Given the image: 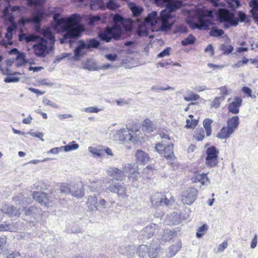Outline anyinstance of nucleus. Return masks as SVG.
<instances>
[{
    "mask_svg": "<svg viewBox=\"0 0 258 258\" xmlns=\"http://www.w3.org/2000/svg\"><path fill=\"white\" fill-rule=\"evenodd\" d=\"M90 8L93 10H104L105 5L102 0H92Z\"/></svg>",
    "mask_w": 258,
    "mask_h": 258,
    "instance_id": "nucleus-33",
    "label": "nucleus"
},
{
    "mask_svg": "<svg viewBox=\"0 0 258 258\" xmlns=\"http://www.w3.org/2000/svg\"><path fill=\"white\" fill-rule=\"evenodd\" d=\"M224 33V32L222 29H218L216 27H213L209 32L210 36L214 37L222 36Z\"/></svg>",
    "mask_w": 258,
    "mask_h": 258,
    "instance_id": "nucleus-48",
    "label": "nucleus"
},
{
    "mask_svg": "<svg viewBox=\"0 0 258 258\" xmlns=\"http://www.w3.org/2000/svg\"><path fill=\"white\" fill-rule=\"evenodd\" d=\"M239 124V119L237 116H232L227 120V127L232 130L233 132L237 128Z\"/></svg>",
    "mask_w": 258,
    "mask_h": 258,
    "instance_id": "nucleus-28",
    "label": "nucleus"
},
{
    "mask_svg": "<svg viewBox=\"0 0 258 258\" xmlns=\"http://www.w3.org/2000/svg\"><path fill=\"white\" fill-rule=\"evenodd\" d=\"M195 137L197 140L202 141L205 137V132L203 128H201L197 131Z\"/></svg>",
    "mask_w": 258,
    "mask_h": 258,
    "instance_id": "nucleus-52",
    "label": "nucleus"
},
{
    "mask_svg": "<svg viewBox=\"0 0 258 258\" xmlns=\"http://www.w3.org/2000/svg\"><path fill=\"white\" fill-rule=\"evenodd\" d=\"M206 153V165L211 167L215 166L218 163L217 159L219 154V151L216 149V148L215 146H212L207 149Z\"/></svg>",
    "mask_w": 258,
    "mask_h": 258,
    "instance_id": "nucleus-9",
    "label": "nucleus"
},
{
    "mask_svg": "<svg viewBox=\"0 0 258 258\" xmlns=\"http://www.w3.org/2000/svg\"><path fill=\"white\" fill-rule=\"evenodd\" d=\"M113 66H82L81 69L89 71L106 70L111 68Z\"/></svg>",
    "mask_w": 258,
    "mask_h": 258,
    "instance_id": "nucleus-34",
    "label": "nucleus"
},
{
    "mask_svg": "<svg viewBox=\"0 0 258 258\" xmlns=\"http://www.w3.org/2000/svg\"><path fill=\"white\" fill-rule=\"evenodd\" d=\"M196 41V38L192 35H189L187 38L182 40L181 44L183 46L192 44Z\"/></svg>",
    "mask_w": 258,
    "mask_h": 258,
    "instance_id": "nucleus-45",
    "label": "nucleus"
},
{
    "mask_svg": "<svg viewBox=\"0 0 258 258\" xmlns=\"http://www.w3.org/2000/svg\"><path fill=\"white\" fill-rule=\"evenodd\" d=\"M47 40L42 38L41 41L37 44L33 45L35 54L37 56H44L47 48Z\"/></svg>",
    "mask_w": 258,
    "mask_h": 258,
    "instance_id": "nucleus-19",
    "label": "nucleus"
},
{
    "mask_svg": "<svg viewBox=\"0 0 258 258\" xmlns=\"http://www.w3.org/2000/svg\"><path fill=\"white\" fill-rule=\"evenodd\" d=\"M212 120L210 119H206L203 121V125L206 132L207 136H211L212 133L211 123Z\"/></svg>",
    "mask_w": 258,
    "mask_h": 258,
    "instance_id": "nucleus-41",
    "label": "nucleus"
},
{
    "mask_svg": "<svg viewBox=\"0 0 258 258\" xmlns=\"http://www.w3.org/2000/svg\"><path fill=\"white\" fill-rule=\"evenodd\" d=\"M60 16L59 13L54 14L53 20L57 26L63 24L62 31L66 32L63 36L64 40L76 38L84 30L83 26L80 24L81 18L79 14H73L67 18H59Z\"/></svg>",
    "mask_w": 258,
    "mask_h": 258,
    "instance_id": "nucleus-1",
    "label": "nucleus"
},
{
    "mask_svg": "<svg viewBox=\"0 0 258 258\" xmlns=\"http://www.w3.org/2000/svg\"><path fill=\"white\" fill-rule=\"evenodd\" d=\"M9 54L15 55V59L22 61V62L20 63L19 64H24L25 55L23 53H20L17 48H13L10 50Z\"/></svg>",
    "mask_w": 258,
    "mask_h": 258,
    "instance_id": "nucleus-36",
    "label": "nucleus"
},
{
    "mask_svg": "<svg viewBox=\"0 0 258 258\" xmlns=\"http://www.w3.org/2000/svg\"><path fill=\"white\" fill-rule=\"evenodd\" d=\"M249 6L252 8L251 13L253 19L255 21H258V0L251 1Z\"/></svg>",
    "mask_w": 258,
    "mask_h": 258,
    "instance_id": "nucleus-35",
    "label": "nucleus"
},
{
    "mask_svg": "<svg viewBox=\"0 0 258 258\" xmlns=\"http://www.w3.org/2000/svg\"><path fill=\"white\" fill-rule=\"evenodd\" d=\"M136 157L138 162L140 164H145L149 160L148 155L142 150H137L136 153Z\"/></svg>",
    "mask_w": 258,
    "mask_h": 258,
    "instance_id": "nucleus-27",
    "label": "nucleus"
},
{
    "mask_svg": "<svg viewBox=\"0 0 258 258\" xmlns=\"http://www.w3.org/2000/svg\"><path fill=\"white\" fill-rule=\"evenodd\" d=\"M22 210L11 205H5L2 208L3 214L7 215L11 218H17L20 216Z\"/></svg>",
    "mask_w": 258,
    "mask_h": 258,
    "instance_id": "nucleus-13",
    "label": "nucleus"
},
{
    "mask_svg": "<svg viewBox=\"0 0 258 258\" xmlns=\"http://www.w3.org/2000/svg\"><path fill=\"white\" fill-rule=\"evenodd\" d=\"M33 198L41 205L46 207L51 206V202L49 200L48 196L44 192L35 191L33 194Z\"/></svg>",
    "mask_w": 258,
    "mask_h": 258,
    "instance_id": "nucleus-17",
    "label": "nucleus"
},
{
    "mask_svg": "<svg viewBox=\"0 0 258 258\" xmlns=\"http://www.w3.org/2000/svg\"><path fill=\"white\" fill-rule=\"evenodd\" d=\"M79 145L73 141L66 146H62V150L63 149L65 152L70 151L73 150H76L79 148Z\"/></svg>",
    "mask_w": 258,
    "mask_h": 258,
    "instance_id": "nucleus-43",
    "label": "nucleus"
},
{
    "mask_svg": "<svg viewBox=\"0 0 258 258\" xmlns=\"http://www.w3.org/2000/svg\"><path fill=\"white\" fill-rule=\"evenodd\" d=\"M133 15L135 17H139L142 13L143 10L142 8L134 6L131 7Z\"/></svg>",
    "mask_w": 258,
    "mask_h": 258,
    "instance_id": "nucleus-50",
    "label": "nucleus"
},
{
    "mask_svg": "<svg viewBox=\"0 0 258 258\" xmlns=\"http://www.w3.org/2000/svg\"><path fill=\"white\" fill-rule=\"evenodd\" d=\"M11 66H0V70L2 74L7 75V77L4 79V82L7 83H16L20 81L21 75L17 72L13 71L10 67Z\"/></svg>",
    "mask_w": 258,
    "mask_h": 258,
    "instance_id": "nucleus-7",
    "label": "nucleus"
},
{
    "mask_svg": "<svg viewBox=\"0 0 258 258\" xmlns=\"http://www.w3.org/2000/svg\"><path fill=\"white\" fill-rule=\"evenodd\" d=\"M225 99L223 96L216 97L212 102V106L215 108H217L220 106V101H223Z\"/></svg>",
    "mask_w": 258,
    "mask_h": 258,
    "instance_id": "nucleus-55",
    "label": "nucleus"
},
{
    "mask_svg": "<svg viewBox=\"0 0 258 258\" xmlns=\"http://www.w3.org/2000/svg\"><path fill=\"white\" fill-rule=\"evenodd\" d=\"M138 33L140 36H147L148 31L144 26H140L138 29Z\"/></svg>",
    "mask_w": 258,
    "mask_h": 258,
    "instance_id": "nucleus-61",
    "label": "nucleus"
},
{
    "mask_svg": "<svg viewBox=\"0 0 258 258\" xmlns=\"http://www.w3.org/2000/svg\"><path fill=\"white\" fill-rule=\"evenodd\" d=\"M200 98L199 95L191 93L189 96H185L184 99L186 101H196Z\"/></svg>",
    "mask_w": 258,
    "mask_h": 258,
    "instance_id": "nucleus-58",
    "label": "nucleus"
},
{
    "mask_svg": "<svg viewBox=\"0 0 258 258\" xmlns=\"http://www.w3.org/2000/svg\"><path fill=\"white\" fill-rule=\"evenodd\" d=\"M83 184L82 183L78 184L75 182L70 183V194L73 196L81 198L84 195L82 189Z\"/></svg>",
    "mask_w": 258,
    "mask_h": 258,
    "instance_id": "nucleus-20",
    "label": "nucleus"
},
{
    "mask_svg": "<svg viewBox=\"0 0 258 258\" xmlns=\"http://www.w3.org/2000/svg\"><path fill=\"white\" fill-rule=\"evenodd\" d=\"M182 6V2L179 1H172V0L166 5L165 9L168 11H170L171 13L173 11H176L177 9L180 8Z\"/></svg>",
    "mask_w": 258,
    "mask_h": 258,
    "instance_id": "nucleus-31",
    "label": "nucleus"
},
{
    "mask_svg": "<svg viewBox=\"0 0 258 258\" xmlns=\"http://www.w3.org/2000/svg\"><path fill=\"white\" fill-rule=\"evenodd\" d=\"M198 190L194 187L189 188L183 193L181 201L183 204L192 205L197 198Z\"/></svg>",
    "mask_w": 258,
    "mask_h": 258,
    "instance_id": "nucleus-11",
    "label": "nucleus"
},
{
    "mask_svg": "<svg viewBox=\"0 0 258 258\" xmlns=\"http://www.w3.org/2000/svg\"><path fill=\"white\" fill-rule=\"evenodd\" d=\"M109 10H114L118 7V5H117L113 0H109L105 6Z\"/></svg>",
    "mask_w": 258,
    "mask_h": 258,
    "instance_id": "nucleus-54",
    "label": "nucleus"
},
{
    "mask_svg": "<svg viewBox=\"0 0 258 258\" xmlns=\"http://www.w3.org/2000/svg\"><path fill=\"white\" fill-rule=\"evenodd\" d=\"M13 200L20 205L22 209L24 210V219L31 223L33 226L36 225L41 218L40 210L34 206L27 208V206L31 204V199L24 197L22 193H19L13 198Z\"/></svg>",
    "mask_w": 258,
    "mask_h": 258,
    "instance_id": "nucleus-2",
    "label": "nucleus"
},
{
    "mask_svg": "<svg viewBox=\"0 0 258 258\" xmlns=\"http://www.w3.org/2000/svg\"><path fill=\"white\" fill-rule=\"evenodd\" d=\"M106 188L110 192L116 193L119 196L124 195L126 189L123 183L115 182L112 179H111V182L109 185H106Z\"/></svg>",
    "mask_w": 258,
    "mask_h": 258,
    "instance_id": "nucleus-12",
    "label": "nucleus"
},
{
    "mask_svg": "<svg viewBox=\"0 0 258 258\" xmlns=\"http://www.w3.org/2000/svg\"><path fill=\"white\" fill-rule=\"evenodd\" d=\"M143 129L148 133L153 132L156 128V125L154 122L148 118L144 120L143 123Z\"/></svg>",
    "mask_w": 258,
    "mask_h": 258,
    "instance_id": "nucleus-29",
    "label": "nucleus"
},
{
    "mask_svg": "<svg viewBox=\"0 0 258 258\" xmlns=\"http://www.w3.org/2000/svg\"><path fill=\"white\" fill-rule=\"evenodd\" d=\"M159 21V19L157 17V12L153 11L148 14V16L145 19V22L147 25L153 26H155Z\"/></svg>",
    "mask_w": 258,
    "mask_h": 258,
    "instance_id": "nucleus-25",
    "label": "nucleus"
},
{
    "mask_svg": "<svg viewBox=\"0 0 258 258\" xmlns=\"http://www.w3.org/2000/svg\"><path fill=\"white\" fill-rule=\"evenodd\" d=\"M122 33V30H120L116 26L111 27H107L99 35L101 39L107 42H109L112 38L118 39Z\"/></svg>",
    "mask_w": 258,
    "mask_h": 258,
    "instance_id": "nucleus-6",
    "label": "nucleus"
},
{
    "mask_svg": "<svg viewBox=\"0 0 258 258\" xmlns=\"http://www.w3.org/2000/svg\"><path fill=\"white\" fill-rule=\"evenodd\" d=\"M87 204L89 208L91 211L98 210L97 208V198L95 194L90 195L88 198Z\"/></svg>",
    "mask_w": 258,
    "mask_h": 258,
    "instance_id": "nucleus-30",
    "label": "nucleus"
},
{
    "mask_svg": "<svg viewBox=\"0 0 258 258\" xmlns=\"http://www.w3.org/2000/svg\"><path fill=\"white\" fill-rule=\"evenodd\" d=\"M212 12L211 11H200L198 13L199 22L193 24L194 27L200 30H209L212 24L211 20L205 19L206 17L211 16Z\"/></svg>",
    "mask_w": 258,
    "mask_h": 258,
    "instance_id": "nucleus-5",
    "label": "nucleus"
},
{
    "mask_svg": "<svg viewBox=\"0 0 258 258\" xmlns=\"http://www.w3.org/2000/svg\"><path fill=\"white\" fill-rule=\"evenodd\" d=\"M193 182H200L202 185H208L209 183V178L207 174L202 173H196L191 178Z\"/></svg>",
    "mask_w": 258,
    "mask_h": 258,
    "instance_id": "nucleus-22",
    "label": "nucleus"
},
{
    "mask_svg": "<svg viewBox=\"0 0 258 258\" xmlns=\"http://www.w3.org/2000/svg\"><path fill=\"white\" fill-rule=\"evenodd\" d=\"M136 252H137L135 246L134 245H128L125 247L124 251L122 253L126 256L127 258H134Z\"/></svg>",
    "mask_w": 258,
    "mask_h": 258,
    "instance_id": "nucleus-37",
    "label": "nucleus"
},
{
    "mask_svg": "<svg viewBox=\"0 0 258 258\" xmlns=\"http://www.w3.org/2000/svg\"><path fill=\"white\" fill-rule=\"evenodd\" d=\"M102 109H98V108L92 106V107H88L84 108L83 110V111L86 112H89V113H98Z\"/></svg>",
    "mask_w": 258,
    "mask_h": 258,
    "instance_id": "nucleus-60",
    "label": "nucleus"
},
{
    "mask_svg": "<svg viewBox=\"0 0 258 258\" xmlns=\"http://www.w3.org/2000/svg\"><path fill=\"white\" fill-rule=\"evenodd\" d=\"M124 171L125 173H130L128 178L133 181L136 180L139 175L136 163L125 164L124 166Z\"/></svg>",
    "mask_w": 258,
    "mask_h": 258,
    "instance_id": "nucleus-15",
    "label": "nucleus"
},
{
    "mask_svg": "<svg viewBox=\"0 0 258 258\" xmlns=\"http://www.w3.org/2000/svg\"><path fill=\"white\" fill-rule=\"evenodd\" d=\"M89 49L91 48H96L100 45V42L95 38L91 39L87 41Z\"/></svg>",
    "mask_w": 258,
    "mask_h": 258,
    "instance_id": "nucleus-49",
    "label": "nucleus"
},
{
    "mask_svg": "<svg viewBox=\"0 0 258 258\" xmlns=\"http://www.w3.org/2000/svg\"><path fill=\"white\" fill-rule=\"evenodd\" d=\"M89 151L94 156H97L98 157H100L101 156L102 154L101 151L92 147H89L88 148Z\"/></svg>",
    "mask_w": 258,
    "mask_h": 258,
    "instance_id": "nucleus-64",
    "label": "nucleus"
},
{
    "mask_svg": "<svg viewBox=\"0 0 258 258\" xmlns=\"http://www.w3.org/2000/svg\"><path fill=\"white\" fill-rule=\"evenodd\" d=\"M189 117L191 119V120H190V119H186V127L187 128H193L197 125L198 123V120L192 119V118L193 117L192 115H189Z\"/></svg>",
    "mask_w": 258,
    "mask_h": 258,
    "instance_id": "nucleus-46",
    "label": "nucleus"
},
{
    "mask_svg": "<svg viewBox=\"0 0 258 258\" xmlns=\"http://www.w3.org/2000/svg\"><path fill=\"white\" fill-rule=\"evenodd\" d=\"M242 102V100L240 97H235L234 101L230 103L228 105L229 111L233 114L238 113L239 111V108L241 105Z\"/></svg>",
    "mask_w": 258,
    "mask_h": 258,
    "instance_id": "nucleus-21",
    "label": "nucleus"
},
{
    "mask_svg": "<svg viewBox=\"0 0 258 258\" xmlns=\"http://www.w3.org/2000/svg\"><path fill=\"white\" fill-rule=\"evenodd\" d=\"M171 17V14L167 10L164 9L161 12L160 17L158 18L161 21V27L163 29L167 30L171 27L172 24L169 22V20Z\"/></svg>",
    "mask_w": 258,
    "mask_h": 258,
    "instance_id": "nucleus-14",
    "label": "nucleus"
},
{
    "mask_svg": "<svg viewBox=\"0 0 258 258\" xmlns=\"http://www.w3.org/2000/svg\"><path fill=\"white\" fill-rule=\"evenodd\" d=\"M229 4L231 9L235 10L240 6V2L239 0H230Z\"/></svg>",
    "mask_w": 258,
    "mask_h": 258,
    "instance_id": "nucleus-62",
    "label": "nucleus"
},
{
    "mask_svg": "<svg viewBox=\"0 0 258 258\" xmlns=\"http://www.w3.org/2000/svg\"><path fill=\"white\" fill-rule=\"evenodd\" d=\"M218 17L221 22H224L226 28L238 25L239 19L235 18L233 13L225 9H220L218 11Z\"/></svg>",
    "mask_w": 258,
    "mask_h": 258,
    "instance_id": "nucleus-4",
    "label": "nucleus"
},
{
    "mask_svg": "<svg viewBox=\"0 0 258 258\" xmlns=\"http://www.w3.org/2000/svg\"><path fill=\"white\" fill-rule=\"evenodd\" d=\"M17 25L19 26L16 23L11 24V25L7 28L8 33L6 34V37L9 39L12 38V32L15 30L17 27Z\"/></svg>",
    "mask_w": 258,
    "mask_h": 258,
    "instance_id": "nucleus-47",
    "label": "nucleus"
},
{
    "mask_svg": "<svg viewBox=\"0 0 258 258\" xmlns=\"http://www.w3.org/2000/svg\"><path fill=\"white\" fill-rule=\"evenodd\" d=\"M100 183V182L98 181L90 182V184L88 185V187L91 191H96L99 189L101 186Z\"/></svg>",
    "mask_w": 258,
    "mask_h": 258,
    "instance_id": "nucleus-51",
    "label": "nucleus"
},
{
    "mask_svg": "<svg viewBox=\"0 0 258 258\" xmlns=\"http://www.w3.org/2000/svg\"><path fill=\"white\" fill-rule=\"evenodd\" d=\"M39 38V36L34 34H26V37H25V40L26 42H29L31 41H34Z\"/></svg>",
    "mask_w": 258,
    "mask_h": 258,
    "instance_id": "nucleus-63",
    "label": "nucleus"
},
{
    "mask_svg": "<svg viewBox=\"0 0 258 258\" xmlns=\"http://www.w3.org/2000/svg\"><path fill=\"white\" fill-rule=\"evenodd\" d=\"M208 227L206 224H204L202 226L198 228L196 233V236L198 238H200L205 234V232L208 230Z\"/></svg>",
    "mask_w": 258,
    "mask_h": 258,
    "instance_id": "nucleus-44",
    "label": "nucleus"
},
{
    "mask_svg": "<svg viewBox=\"0 0 258 258\" xmlns=\"http://www.w3.org/2000/svg\"><path fill=\"white\" fill-rule=\"evenodd\" d=\"M227 246H228L227 242L226 241H223L222 242V243H221V244H220L218 246V249L216 250L215 249L214 250L215 252V253H219V252L223 251L224 250V249L227 248Z\"/></svg>",
    "mask_w": 258,
    "mask_h": 258,
    "instance_id": "nucleus-59",
    "label": "nucleus"
},
{
    "mask_svg": "<svg viewBox=\"0 0 258 258\" xmlns=\"http://www.w3.org/2000/svg\"><path fill=\"white\" fill-rule=\"evenodd\" d=\"M122 31L124 30L126 32H131L133 29L132 21L130 19H125L122 23L121 24Z\"/></svg>",
    "mask_w": 258,
    "mask_h": 258,
    "instance_id": "nucleus-40",
    "label": "nucleus"
},
{
    "mask_svg": "<svg viewBox=\"0 0 258 258\" xmlns=\"http://www.w3.org/2000/svg\"><path fill=\"white\" fill-rule=\"evenodd\" d=\"M17 229V228L15 226L12 221L3 222L2 223L0 224L1 231L15 232Z\"/></svg>",
    "mask_w": 258,
    "mask_h": 258,
    "instance_id": "nucleus-26",
    "label": "nucleus"
},
{
    "mask_svg": "<svg viewBox=\"0 0 258 258\" xmlns=\"http://www.w3.org/2000/svg\"><path fill=\"white\" fill-rule=\"evenodd\" d=\"M59 189L62 193L70 194V184L62 183L60 186Z\"/></svg>",
    "mask_w": 258,
    "mask_h": 258,
    "instance_id": "nucleus-53",
    "label": "nucleus"
},
{
    "mask_svg": "<svg viewBox=\"0 0 258 258\" xmlns=\"http://www.w3.org/2000/svg\"><path fill=\"white\" fill-rule=\"evenodd\" d=\"M232 130L227 126L223 127L217 135V137L220 139H227L233 133Z\"/></svg>",
    "mask_w": 258,
    "mask_h": 258,
    "instance_id": "nucleus-32",
    "label": "nucleus"
},
{
    "mask_svg": "<svg viewBox=\"0 0 258 258\" xmlns=\"http://www.w3.org/2000/svg\"><path fill=\"white\" fill-rule=\"evenodd\" d=\"M42 103L45 105H49L54 108H58V106L55 103L50 101L47 98H44L42 100Z\"/></svg>",
    "mask_w": 258,
    "mask_h": 258,
    "instance_id": "nucleus-57",
    "label": "nucleus"
},
{
    "mask_svg": "<svg viewBox=\"0 0 258 258\" xmlns=\"http://www.w3.org/2000/svg\"><path fill=\"white\" fill-rule=\"evenodd\" d=\"M160 137L163 140L156 144L155 150L161 156H164L167 159L173 161L175 156L173 153V144L169 143L170 138L168 135L162 133L160 134Z\"/></svg>",
    "mask_w": 258,
    "mask_h": 258,
    "instance_id": "nucleus-3",
    "label": "nucleus"
},
{
    "mask_svg": "<svg viewBox=\"0 0 258 258\" xmlns=\"http://www.w3.org/2000/svg\"><path fill=\"white\" fill-rule=\"evenodd\" d=\"M101 20V17L98 16H92L89 18L88 24L90 25H94L95 24Z\"/></svg>",
    "mask_w": 258,
    "mask_h": 258,
    "instance_id": "nucleus-56",
    "label": "nucleus"
},
{
    "mask_svg": "<svg viewBox=\"0 0 258 258\" xmlns=\"http://www.w3.org/2000/svg\"><path fill=\"white\" fill-rule=\"evenodd\" d=\"M173 233L169 229H166L163 231L161 236L162 241H169L172 238Z\"/></svg>",
    "mask_w": 258,
    "mask_h": 258,
    "instance_id": "nucleus-42",
    "label": "nucleus"
},
{
    "mask_svg": "<svg viewBox=\"0 0 258 258\" xmlns=\"http://www.w3.org/2000/svg\"><path fill=\"white\" fill-rule=\"evenodd\" d=\"M107 172L110 177L116 180L122 181L125 177L124 170L122 171L115 167L109 168Z\"/></svg>",
    "mask_w": 258,
    "mask_h": 258,
    "instance_id": "nucleus-18",
    "label": "nucleus"
},
{
    "mask_svg": "<svg viewBox=\"0 0 258 258\" xmlns=\"http://www.w3.org/2000/svg\"><path fill=\"white\" fill-rule=\"evenodd\" d=\"M163 200H167V198L161 193H156L151 197V201L153 205L159 206L162 205Z\"/></svg>",
    "mask_w": 258,
    "mask_h": 258,
    "instance_id": "nucleus-24",
    "label": "nucleus"
},
{
    "mask_svg": "<svg viewBox=\"0 0 258 258\" xmlns=\"http://www.w3.org/2000/svg\"><path fill=\"white\" fill-rule=\"evenodd\" d=\"M117 135L119 140L135 143L137 141V135L135 132L128 128H122L117 131Z\"/></svg>",
    "mask_w": 258,
    "mask_h": 258,
    "instance_id": "nucleus-10",
    "label": "nucleus"
},
{
    "mask_svg": "<svg viewBox=\"0 0 258 258\" xmlns=\"http://www.w3.org/2000/svg\"><path fill=\"white\" fill-rule=\"evenodd\" d=\"M44 12L43 11H37L31 18L21 17L18 21V25L19 27H25L26 24L29 23L39 24L44 16Z\"/></svg>",
    "mask_w": 258,
    "mask_h": 258,
    "instance_id": "nucleus-8",
    "label": "nucleus"
},
{
    "mask_svg": "<svg viewBox=\"0 0 258 258\" xmlns=\"http://www.w3.org/2000/svg\"><path fill=\"white\" fill-rule=\"evenodd\" d=\"M180 248L181 246L179 244L172 245L168 248L166 254L167 256L168 257H171L173 256L178 251Z\"/></svg>",
    "mask_w": 258,
    "mask_h": 258,
    "instance_id": "nucleus-38",
    "label": "nucleus"
},
{
    "mask_svg": "<svg viewBox=\"0 0 258 258\" xmlns=\"http://www.w3.org/2000/svg\"><path fill=\"white\" fill-rule=\"evenodd\" d=\"M157 226L155 224H151L147 226L142 231L144 238L149 239L155 234Z\"/></svg>",
    "mask_w": 258,
    "mask_h": 258,
    "instance_id": "nucleus-23",
    "label": "nucleus"
},
{
    "mask_svg": "<svg viewBox=\"0 0 258 258\" xmlns=\"http://www.w3.org/2000/svg\"><path fill=\"white\" fill-rule=\"evenodd\" d=\"M124 19H124L121 15L118 14H115L113 17V21L114 22V25L113 26H116L119 30H122L121 27V24Z\"/></svg>",
    "mask_w": 258,
    "mask_h": 258,
    "instance_id": "nucleus-39",
    "label": "nucleus"
},
{
    "mask_svg": "<svg viewBox=\"0 0 258 258\" xmlns=\"http://www.w3.org/2000/svg\"><path fill=\"white\" fill-rule=\"evenodd\" d=\"M156 250L153 248H149V246L147 245H140L137 249V252L138 253L140 257H145L147 254L151 258H154L156 256Z\"/></svg>",
    "mask_w": 258,
    "mask_h": 258,
    "instance_id": "nucleus-16",
    "label": "nucleus"
}]
</instances>
